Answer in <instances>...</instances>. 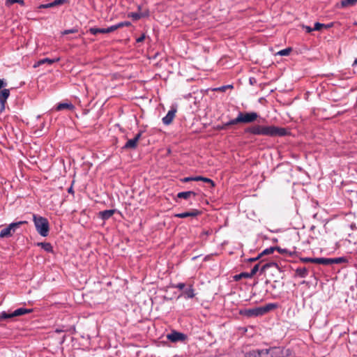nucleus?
<instances>
[{
  "label": "nucleus",
  "instance_id": "39",
  "mask_svg": "<svg viewBox=\"0 0 357 357\" xmlns=\"http://www.w3.org/2000/svg\"><path fill=\"white\" fill-rule=\"evenodd\" d=\"M229 127V125H227V122L225 123H223L222 125H218L215 126V129L217 130H226Z\"/></svg>",
  "mask_w": 357,
  "mask_h": 357
},
{
  "label": "nucleus",
  "instance_id": "42",
  "mask_svg": "<svg viewBox=\"0 0 357 357\" xmlns=\"http://www.w3.org/2000/svg\"><path fill=\"white\" fill-rule=\"evenodd\" d=\"M185 287V283H183V282H180V283H178V284L174 285V288L178 289L179 290L183 289Z\"/></svg>",
  "mask_w": 357,
  "mask_h": 357
},
{
  "label": "nucleus",
  "instance_id": "51",
  "mask_svg": "<svg viewBox=\"0 0 357 357\" xmlns=\"http://www.w3.org/2000/svg\"><path fill=\"white\" fill-rule=\"evenodd\" d=\"M68 110L71 109L74 107L71 103H68Z\"/></svg>",
  "mask_w": 357,
  "mask_h": 357
},
{
  "label": "nucleus",
  "instance_id": "52",
  "mask_svg": "<svg viewBox=\"0 0 357 357\" xmlns=\"http://www.w3.org/2000/svg\"><path fill=\"white\" fill-rule=\"evenodd\" d=\"M259 257H260V255H259V256H258V257H256V258H252V259H250V261H256V260H257V259H259Z\"/></svg>",
  "mask_w": 357,
  "mask_h": 357
},
{
  "label": "nucleus",
  "instance_id": "22",
  "mask_svg": "<svg viewBox=\"0 0 357 357\" xmlns=\"http://www.w3.org/2000/svg\"><path fill=\"white\" fill-rule=\"evenodd\" d=\"M13 317H14V315H13V312H6V311H3L0 313V321L6 320V319H12Z\"/></svg>",
  "mask_w": 357,
  "mask_h": 357
},
{
  "label": "nucleus",
  "instance_id": "27",
  "mask_svg": "<svg viewBox=\"0 0 357 357\" xmlns=\"http://www.w3.org/2000/svg\"><path fill=\"white\" fill-rule=\"evenodd\" d=\"M17 3L20 4L21 6H24V0H6V6H10L13 3Z\"/></svg>",
  "mask_w": 357,
  "mask_h": 357
},
{
  "label": "nucleus",
  "instance_id": "55",
  "mask_svg": "<svg viewBox=\"0 0 357 357\" xmlns=\"http://www.w3.org/2000/svg\"><path fill=\"white\" fill-rule=\"evenodd\" d=\"M62 34H63V35H66V34H67V30H64V31L62 32Z\"/></svg>",
  "mask_w": 357,
  "mask_h": 357
},
{
  "label": "nucleus",
  "instance_id": "20",
  "mask_svg": "<svg viewBox=\"0 0 357 357\" xmlns=\"http://www.w3.org/2000/svg\"><path fill=\"white\" fill-rule=\"evenodd\" d=\"M137 146V142L134 139H131L128 140L126 144L123 146L124 149H135Z\"/></svg>",
  "mask_w": 357,
  "mask_h": 357
},
{
  "label": "nucleus",
  "instance_id": "9",
  "mask_svg": "<svg viewBox=\"0 0 357 357\" xmlns=\"http://www.w3.org/2000/svg\"><path fill=\"white\" fill-rule=\"evenodd\" d=\"M66 1V0H54L51 3L40 4L38 6V9L54 8L57 6L63 4Z\"/></svg>",
  "mask_w": 357,
  "mask_h": 357
},
{
  "label": "nucleus",
  "instance_id": "33",
  "mask_svg": "<svg viewBox=\"0 0 357 357\" xmlns=\"http://www.w3.org/2000/svg\"><path fill=\"white\" fill-rule=\"evenodd\" d=\"M240 123H241L240 116H239V114H238L236 118L228 121L227 125H229V126H230L236 125V124H238Z\"/></svg>",
  "mask_w": 357,
  "mask_h": 357
},
{
  "label": "nucleus",
  "instance_id": "24",
  "mask_svg": "<svg viewBox=\"0 0 357 357\" xmlns=\"http://www.w3.org/2000/svg\"><path fill=\"white\" fill-rule=\"evenodd\" d=\"M202 181L205 183H211V185L213 187L215 185V183L213 180L208 178L203 177L201 176H195V181Z\"/></svg>",
  "mask_w": 357,
  "mask_h": 357
},
{
  "label": "nucleus",
  "instance_id": "41",
  "mask_svg": "<svg viewBox=\"0 0 357 357\" xmlns=\"http://www.w3.org/2000/svg\"><path fill=\"white\" fill-rule=\"evenodd\" d=\"M45 63H53V61L51 60V59H43L42 60H40L38 62V66H40L41 64H43Z\"/></svg>",
  "mask_w": 357,
  "mask_h": 357
},
{
  "label": "nucleus",
  "instance_id": "29",
  "mask_svg": "<svg viewBox=\"0 0 357 357\" xmlns=\"http://www.w3.org/2000/svg\"><path fill=\"white\" fill-rule=\"evenodd\" d=\"M271 266H274V267L277 268L278 264L274 262L266 263L261 266V270H260L261 273H264L267 268H268L269 267H271Z\"/></svg>",
  "mask_w": 357,
  "mask_h": 357
},
{
  "label": "nucleus",
  "instance_id": "38",
  "mask_svg": "<svg viewBox=\"0 0 357 357\" xmlns=\"http://www.w3.org/2000/svg\"><path fill=\"white\" fill-rule=\"evenodd\" d=\"M116 24L118 26V29L122 28V27H124V26H131V23L130 22H128V21L121 22H119V23H118Z\"/></svg>",
  "mask_w": 357,
  "mask_h": 357
},
{
  "label": "nucleus",
  "instance_id": "3",
  "mask_svg": "<svg viewBox=\"0 0 357 357\" xmlns=\"http://www.w3.org/2000/svg\"><path fill=\"white\" fill-rule=\"evenodd\" d=\"M263 354L265 357H288L291 355V351L282 347H273L264 349Z\"/></svg>",
  "mask_w": 357,
  "mask_h": 357
},
{
  "label": "nucleus",
  "instance_id": "47",
  "mask_svg": "<svg viewBox=\"0 0 357 357\" xmlns=\"http://www.w3.org/2000/svg\"><path fill=\"white\" fill-rule=\"evenodd\" d=\"M312 263L321 264V257H319V258H312Z\"/></svg>",
  "mask_w": 357,
  "mask_h": 357
},
{
  "label": "nucleus",
  "instance_id": "34",
  "mask_svg": "<svg viewBox=\"0 0 357 357\" xmlns=\"http://www.w3.org/2000/svg\"><path fill=\"white\" fill-rule=\"evenodd\" d=\"M66 109H67V102H63L59 103L55 107V109L56 111H60V110Z\"/></svg>",
  "mask_w": 357,
  "mask_h": 357
},
{
  "label": "nucleus",
  "instance_id": "17",
  "mask_svg": "<svg viewBox=\"0 0 357 357\" xmlns=\"http://www.w3.org/2000/svg\"><path fill=\"white\" fill-rule=\"evenodd\" d=\"M183 295L185 298H192L195 296V290L192 284L189 285L188 288L183 291Z\"/></svg>",
  "mask_w": 357,
  "mask_h": 357
},
{
  "label": "nucleus",
  "instance_id": "21",
  "mask_svg": "<svg viewBox=\"0 0 357 357\" xmlns=\"http://www.w3.org/2000/svg\"><path fill=\"white\" fill-rule=\"evenodd\" d=\"M37 245L38 246H40L43 250H45L47 252H52L53 251L52 246L50 243H38Z\"/></svg>",
  "mask_w": 357,
  "mask_h": 357
},
{
  "label": "nucleus",
  "instance_id": "23",
  "mask_svg": "<svg viewBox=\"0 0 357 357\" xmlns=\"http://www.w3.org/2000/svg\"><path fill=\"white\" fill-rule=\"evenodd\" d=\"M26 221H19L15 222H12L9 225V227L13 229V231L15 233L16 230L22 225L26 224Z\"/></svg>",
  "mask_w": 357,
  "mask_h": 357
},
{
  "label": "nucleus",
  "instance_id": "45",
  "mask_svg": "<svg viewBox=\"0 0 357 357\" xmlns=\"http://www.w3.org/2000/svg\"><path fill=\"white\" fill-rule=\"evenodd\" d=\"M301 260L303 262H311V263H312V258H310V257L302 258V259H301Z\"/></svg>",
  "mask_w": 357,
  "mask_h": 357
},
{
  "label": "nucleus",
  "instance_id": "50",
  "mask_svg": "<svg viewBox=\"0 0 357 357\" xmlns=\"http://www.w3.org/2000/svg\"><path fill=\"white\" fill-rule=\"evenodd\" d=\"M6 85V84L3 82V80L0 79V89Z\"/></svg>",
  "mask_w": 357,
  "mask_h": 357
},
{
  "label": "nucleus",
  "instance_id": "10",
  "mask_svg": "<svg viewBox=\"0 0 357 357\" xmlns=\"http://www.w3.org/2000/svg\"><path fill=\"white\" fill-rule=\"evenodd\" d=\"M264 349H252L245 353V357H265Z\"/></svg>",
  "mask_w": 357,
  "mask_h": 357
},
{
  "label": "nucleus",
  "instance_id": "37",
  "mask_svg": "<svg viewBox=\"0 0 357 357\" xmlns=\"http://www.w3.org/2000/svg\"><path fill=\"white\" fill-rule=\"evenodd\" d=\"M321 264L331 265V258L321 257Z\"/></svg>",
  "mask_w": 357,
  "mask_h": 357
},
{
  "label": "nucleus",
  "instance_id": "13",
  "mask_svg": "<svg viewBox=\"0 0 357 357\" xmlns=\"http://www.w3.org/2000/svg\"><path fill=\"white\" fill-rule=\"evenodd\" d=\"M13 234L14 232L13 231V229L8 225L6 228L1 229L0 232V238L10 237Z\"/></svg>",
  "mask_w": 357,
  "mask_h": 357
},
{
  "label": "nucleus",
  "instance_id": "11",
  "mask_svg": "<svg viewBox=\"0 0 357 357\" xmlns=\"http://www.w3.org/2000/svg\"><path fill=\"white\" fill-rule=\"evenodd\" d=\"M115 213L114 209L105 210L99 212V217L103 220H107L109 219Z\"/></svg>",
  "mask_w": 357,
  "mask_h": 357
},
{
  "label": "nucleus",
  "instance_id": "57",
  "mask_svg": "<svg viewBox=\"0 0 357 357\" xmlns=\"http://www.w3.org/2000/svg\"><path fill=\"white\" fill-rule=\"evenodd\" d=\"M73 31L69 30V29H68V33H73Z\"/></svg>",
  "mask_w": 357,
  "mask_h": 357
},
{
  "label": "nucleus",
  "instance_id": "15",
  "mask_svg": "<svg viewBox=\"0 0 357 357\" xmlns=\"http://www.w3.org/2000/svg\"><path fill=\"white\" fill-rule=\"evenodd\" d=\"M31 312H32L31 309L20 307V308H18V309L15 310V311H13V315H14V317H15L24 315L25 314L31 313Z\"/></svg>",
  "mask_w": 357,
  "mask_h": 357
},
{
  "label": "nucleus",
  "instance_id": "5",
  "mask_svg": "<svg viewBox=\"0 0 357 357\" xmlns=\"http://www.w3.org/2000/svg\"><path fill=\"white\" fill-rule=\"evenodd\" d=\"M167 339L172 342H184L187 339V335L183 333L172 331L171 333L167 335Z\"/></svg>",
  "mask_w": 357,
  "mask_h": 357
},
{
  "label": "nucleus",
  "instance_id": "4",
  "mask_svg": "<svg viewBox=\"0 0 357 357\" xmlns=\"http://www.w3.org/2000/svg\"><path fill=\"white\" fill-rule=\"evenodd\" d=\"M241 123H250L257 120L258 114L256 112H239Z\"/></svg>",
  "mask_w": 357,
  "mask_h": 357
},
{
  "label": "nucleus",
  "instance_id": "36",
  "mask_svg": "<svg viewBox=\"0 0 357 357\" xmlns=\"http://www.w3.org/2000/svg\"><path fill=\"white\" fill-rule=\"evenodd\" d=\"M259 264H257L253 266V268L251 269L250 272H249L252 278L257 273V272L259 271Z\"/></svg>",
  "mask_w": 357,
  "mask_h": 357
},
{
  "label": "nucleus",
  "instance_id": "44",
  "mask_svg": "<svg viewBox=\"0 0 357 357\" xmlns=\"http://www.w3.org/2000/svg\"><path fill=\"white\" fill-rule=\"evenodd\" d=\"M275 248L281 254L287 252V250L286 249H282L280 247H275Z\"/></svg>",
  "mask_w": 357,
  "mask_h": 357
},
{
  "label": "nucleus",
  "instance_id": "16",
  "mask_svg": "<svg viewBox=\"0 0 357 357\" xmlns=\"http://www.w3.org/2000/svg\"><path fill=\"white\" fill-rule=\"evenodd\" d=\"M148 15H149V11L147 10L144 13H128V17H131V18H132V20L136 21L143 17H146Z\"/></svg>",
  "mask_w": 357,
  "mask_h": 357
},
{
  "label": "nucleus",
  "instance_id": "30",
  "mask_svg": "<svg viewBox=\"0 0 357 357\" xmlns=\"http://www.w3.org/2000/svg\"><path fill=\"white\" fill-rule=\"evenodd\" d=\"M292 51V49L291 47H288L284 50H282L278 52V55L280 56H288L291 52Z\"/></svg>",
  "mask_w": 357,
  "mask_h": 357
},
{
  "label": "nucleus",
  "instance_id": "14",
  "mask_svg": "<svg viewBox=\"0 0 357 357\" xmlns=\"http://www.w3.org/2000/svg\"><path fill=\"white\" fill-rule=\"evenodd\" d=\"M197 193L194 191H185V192H181L177 194L178 198L185 199H188L190 198L191 197H196Z\"/></svg>",
  "mask_w": 357,
  "mask_h": 357
},
{
  "label": "nucleus",
  "instance_id": "1",
  "mask_svg": "<svg viewBox=\"0 0 357 357\" xmlns=\"http://www.w3.org/2000/svg\"><path fill=\"white\" fill-rule=\"evenodd\" d=\"M246 133H250L255 135H264L268 137H283L287 135V129L280 128L275 126H264L260 125H255L249 127L245 130Z\"/></svg>",
  "mask_w": 357,
  "mask_h": 357
},
{
  "label": "nucleus",
  "instance_id": "35",
  "mask_svg": "<svg viewBox=\"0 0 357 357\" xmlns=\"http://www.w3.org/2000/svg\"><path fill=\"white\" fill-rule=\"evenodd\" d=\"M275 250V247H270L268 248H266L260 254V257L264 255L272 254V253H273Z\"/></svg>",
  "mask_w": 357,
  "mask_h": 357
},
{
  "label": "nucleus",
  "instance_id": "25",
  "mask_svg": "<svg viewBox=\"0 0 357 357\" xmlns=\"http://www.w3.org/2000/svg\"><path fill=\"white\" fill-rule=\"evenodd\" d=\"M331 24H325L319 22H316L313 27L314 31H320L322 28H330Z\"/></svg>",
  "mask_w": 357,
  "mask_h": 357
},
{
  "label": "nucleus",
  "instance_id": "46",
  "mask_svg": "<svg viewBox=\"0 0 357 357\" xmlns=\"http://www.w3.org/2000/svg\"><path fill=\"white\" fill-rule=\"evenodd\" d=\"M303 28L306 30L307 33H311L312 31H314L313 28H311L309 26H303Z\"/></svg>",
  "mask_w": 357,
  "mask_h": 357
},
{
  "label": "nucleus",
  "instance_id": "31",
  "mask_svg": "<svg viewBox=\"0 0 357 357\" xmlns=\"http://www.w3.org/2000/svg\"><path fill=\"white\" fill-rule=\"evenodd\" d=\"M357 3V0H342V6H353Z\"/></svg>",
  "mask_w": 357,
  "mask_h": 357
},
{
  "label": "nucleus",
  "instance_id": "56",
  "mask_svg": "<svg viewBox=\"0 0 357 357\" xmlns=\"http://www.w3.org/2000/svg\"><path fill=\"white\" fill-rule=\"evenodd\" d=\"M137 8H138V10L139 11L142 9V6H138Z\"/></svg>",
  "mask_w": 357,
  "mask_h": 357
},
{
  "label": "nucleus",
  "instance_id": "18",
  "mask_svg": "<svg viewBox=\"0 0 357 357\" xmlns=\"http://www.w3.org/2000/svg\"><path fill=\"white\" fill-rule=\"evenodd\" d=\"M296 274L297 276L304 278L308 275V270L305 267H298L296 269Z\"/></svg>",
  "mask_w": 357,
  "mask_h": 357
},
{
  "label": "nucleus",
  "instance_id": "12",
  "mask_svg": "<svg viewBox=\"0 0 357 357\" xmlns=\"http://www.w3.org/2000/svg\"><path fill=\"white\" fill-rule=\"evenodd\" d=\"M245 314H246L248 317H252V316L257 317V316L263 315L261 307L253 308V309L246 310Z\"/></svg>",
  "mask_w": 357,
  "mask_h": 357
},
{
  "label": "nucleus",
  "instance_id": "53",
  "mask_svg": "<svg viewBox=\"0 0 357 357\" xmlns=\"http://www.w3.org/2000/svg\"><path fill=\"white\" fill-rule=\"evenodd\" d=\"M68 193H73L72 187L68 188Z\"/></svg>",
  "mask_w": 357,
  "mask_h": 357
},
{
  "label": "nucleus",
  "instance_id": "7",
  "mask_svg": "<svg viewBox=\"0 0 357 357\" xmlns=\"http://www.w3.org/2000/svg\"><path fill=\"white\" fill-rule=\"evenodd\" d=\"M10 96L9 89H4L0 93V104H1V111L4 109L5 103L6 102V100Z\"/></svg>",
  "mask_w": 357,
  "mask_h": 357
},
{
  "label": "nucleus",
  "instance_id": "40",
  "mask_svg": "<svg viewBox=\"0 0 357 357\" xmlns=\"http://www.w3.org/2000/svg\"><path fill=\"white\" fill-rule=\"evenodd\" d=\"M116 29H118V26H117V24H114V25H112V26L105 29V31H106V33H108L114 31Z\"/></svg>",
  "mask_w": 357,
  "mask_h": 357
},
{
  "label": "nucleus",
  "instance_id": "49",
  "mask_svg": "<svg viewBox=\"0 0 357 357\" xmlns=\"http://www.w3.org/2000/svg\"><path fill=\"white\" fill-rule=\"evenodd\" d=\"M145 38V36L142 35L136 39L137 43H142Z\"/></svg>",
  "mask_w": 357,
  "mask_h": 357
},
{
  "label": "nucleus",
  "instance_id": "43",
  "mask_svg": "<svg viewBox=\"0 0 357 357\" xmlns=\"http://www.w3.org/2000/svg\"><path fill=\"white\" fill-rule=\"evenodd\" d=\"M181 181L184 183L195 181V177H185Z\"/></svg>",
  "mask_w": 357,
  "mask_h": 357
},
{
  "label": "nucleus",
  "instance_id": "19",
  "mask_svg": "<svg viewBox=\"0 0 357 357\" xmlns=\"http://www.w3.org/2000/svg\"><path fill=\"white\" fill-rule=\"evenodd\" d=\"M278 307V304L276 303H268L264 306L261 307L262 314H264L268 312L273 310Z\"/></svg>",
  "mask_w": 357,
  "mask_h": 357
},
{
  "label": "nucleus",
  "instance_id": "32",
  "mask_svg": "<svg viewBox=\"0 0 357 357\" xmlns=\"http://www.w3.org/2000/svg\"><path fill=\"white\" fill-rule=\"evenodd\" d=\"M251 278V275L250 274V273H247V272H243V273H240L239 275H237L235 276V279L237 280H239L241 278Z\"/></svg>",
  "mask_w": 357,
  "mask_h": 357
},
{
  "label": "nucleus",
  "instance_id": "8",
  "mask_svg": "<svg viewBox=\"0 0 357 357\" xmlns=\"http://www.w3.org/2000/svg\"><path fill=\"white\" fill-rule=\"evenodd\" d=\"M200 214V211L197 209H192L191 211L189 212H184L181 213L175 214V217L179 218H185L188 217H195Z\"/></svg>",
  "mask_w": 357,
  "mask_h": 357
},
{
  "label": "nucleus",
  "instance_id": "6",
  "mask_svg": "<svg viewBox=\"0 0 357 357\" xmlns=\"http://www.w3.org/2000/svg\"><path fill=\"white\" fill-rule=\"evenodd\" d=\"M176 113V109L172 107L167 112L166 116L162 118V123L166 126L171 124L172 123L174 119L175 118Z\"/></svg>",
  "mask_w": 357,
  "mask_h": 357
},
{
  "label": "nucleus",
  "instance_id": "28",
  "mask_svg": "<svg viewBox=\"0 0 357 357\" xmlns=\"http://www.w3.org/2000/svg\"><path fill=\"white\" fill-rule=\"evenodd\" d=\"M345 262H347V259L344 257L331 258V264Z\"/></svg>",
  "mask_w": 357,
  "mask_h": 357
},
{
  "label": "nucleus",
  "instance_id": "54",
  "mask_svg": "<svg viewBox=\"0 0 357 357\" xmlns=\"http://www.w3.org/2000/svg\"><path fill=\"white\" fill-rule=\"evenodd\" d=\"M357 66V58L354 61L353 66Z\"/></svg>",
  "mask_w": 357,
  "mask_h": 357
},
{
  "label": "nucleus",
  "instance_id": "26",
  "mask_svg": "<svg viewBox=\"0 0 357 357\" xmlns=\"http://www.w3.org/2000/svg\"><path fill=\"white\" fill-rule=\"evenodd\" d=\"M89 32L93 35H97L98 33H106L105 29H100L95 27L90 28Z\"/></svg>",
  "mask_w": 357,
  "mask_h": 357
},
{
  "label": "nucleus",
  "instance_id": "2",
  "mask_svg": "<svg viewBox=\"0 0 357 357\" xmlns=\"http://www.w3.org/2000/svg\"><path fill=\"white\" fill-rule=\"evenodd\" d=\"M33 221L34 222L36 231L40 235L44 237L48 236L50 225L47 218L34 214L33 215Z\"/></svg>",
  "mask_w": 357,
  "mask_h": 357
},
{
  "label": "nucleus",
  "instance_id": "48",
  "mask_svg": "<svg viewBox=\"0 0 357 357\" xmlns=\"http://www.w3.org/2000/svg\"><path fill=\"white\" fill-rule=\"evenodd\" d=\"M141 136H142V132H139V133H137L136 135V136L133 139L138 143V141L139 140Z\"/></svg>",
  "mask_w": 357,
  "mask_h": 357
}]
</instances>
